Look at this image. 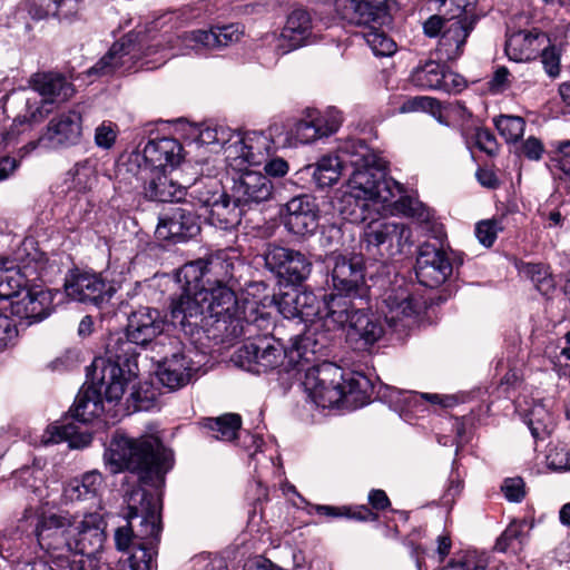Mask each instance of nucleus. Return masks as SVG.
Masks as SVG:
<instances>
[{
  "mask_svg": "<svg viewBox=\"0 0 570 570\" xmlns=\"http://www.w3.org/2000/svg\"><path fill=\"white\" fill-rule=\"evenodd\" d=\"M181 294L170 304V323L190 338L232 343L243 338L235 362L249 372L276 366L284 356L281 344L266 334L259 335L269 320L240 317L234 286L235 262L225 252L185 264L177 274Z\"/></svg>",
  "mask_w": 570,
  "mask_h": 570,
  "instance_id": "1",
  "label": "nucleus"
},
{
  "mask_svg": "<svg viewBox=\"0 0 570 570\" xmlns=\"http://www.w3.org/2000/svg\"><path fill=\"white\" fill-rule=\"evenodd\" d=\"M166 315L150 306H139L130 312L124 335L108 338L105 356L96 357L91 364V385L79 392L70 409L72 422L52 426L55 442L70 441L79 433L78 423H89L104 412L102 401L117 402L126 386L137 376L138 348H146L165 330Z\"/></svg>",
  "mask_w": 570,
  "mask_h": 570,
  "instance_id": "2",
  "label": "nucleus"
},
{
  "mask_svg": "<svg viewBox=\"0 0 570 570\" xmlns=\"http://www.w3.org/2000/svg\"><path fill=\"white\" fill-rule=\"evenodd\" d=\"M128 525L115 531L118 550L128 551L130 570H154L161 533V503L159 498L141 487L127 495Z\"/></svg>",
  "mask_w": 570,
  "mask_h": 570,
  "instance_id": "3",
  "label": "nucleus"
},
{
  "mask_svg": "<svg viewBox=\"0 0 570 570\" xmlns=\"http://www.w3.org/2000/svg\"><path fill=\"white\" fill-rule=\"evenodd\" d=\"M170 453L159 438H131L116 432L106 448L104 461L111 474L129 472L140 484L158 487L170 470Z\"/></svg>",
  "mask_w": 570,
  "mask_h": 570,
  "instance_id": "4",
  "label": "nucleus"
},
{
  "mask_svg": "<svg viewBox=\"0 0 570 570\" xmlns=\"http://www.w3.org/2000/svg\"><path fill=\"white\" fill-rule=\"evenodd\" d=\"M350 191L340 199L338 212L342 218L352 224H361L367 219L370 202L391 203L395 191H401L396 180L385 174L356 171L350 174Z\"/></svg>",
  "mask_w": 570,
  "mask_h": 570,
  "instance_id": "5",
  "label": "nucleus"
},
{
  "mask_svg": "<svg viewBox=\"0 0 570 570\" xmlns=\"http://www.w3.org/2000/svg\"><path fill=\"white\" fill-rule=\"evenodd\" d=\"M365 376L358 373H344L336 364L323 361L305 370L302 382L305 392L323 407L333 406L346 394L362 391Z\"/></svg>",
  "mask_w": 570,
  "mask_h": 570,
  "instance_id": "6",
  "label": "nucleus"
},
{
  "mask_svg": "<svg viewBox=\"0 0 570 570\" xmlns=\"http://www.w3.org/2000/svg\"><path fill=\"white\" fill-rule=\"evenodd\" d=\"M333 330H341L348 325L347 342L357 351H367L384 335V325L381 318L370 312V303H351L344 297L331 301L328 312Z\"/></svg>",
  "mask_w": 570,
  "mask_h": 570,
  "instance_id": "7",
  "label": "nucleus"
},
{
  "mask_svg": "<svg viewBox=\"0 0 570 570\" xmlns=\"http://www.w3.org/2000/svg\"><path fill=\"white\" fill-rule=\"evenodd\" d=\"M379 298L386 324L396 333H404L414 325L426 308L425 301L414 292V285L403 277L391 282Z\"/></svg>",
  "mask_w": 570,
  "mask_h": 570,
  "instance_id": "8",
  "label": "nucleus"
},
{
  "mask_svg": "<svg viewBox=\"0 0 570 570\" xmlns=\"http://www.w3.org/2000/svg\"><path fill=\"white\" fill-rule=\"evenodd\" d=\"M412 230L404 223L373 219L363 229L361 246L374 261L386 262L411 244Z\"/></svg>",
  "mask_w": 570,
  "mask_h": 570,
  "instance_id": "9",
  "label": "nucleus"
},
{
  "mask_svg": "<svg viewBox=\"0 0 570 570\" xmlns=\"http://www.w3.org/2000/svg\"><path fill=\"white\" fill-rule=\"evenodd\" d=\"M332 283L336 293L328 295L326 307L330 311L331 301L344 297L353 303L367 305L371 299L370 287L365 282L364 263L361 256L332 255Z\"/></svg>",
  "mask_w": 570,
  "mask_h": 570,
  "instance_id": "10",
  "label": "nucleus"
},
{
  "mask_svg": "<svg viewBox=\"0 0 570 570\" xmlns=\"http://www.w3.org/2000/svg\"><path fill=\"white\" fill-rule=\"evenodd\" d=\"M72 515L42 513L37 521L35 534L40 549L53 561L65 562L72 554Z\"/></svg>",
  "mask_w": 570,
  "mask_h": 570,
  "instance_id": "11",
  "label": "nucleus"
},
{
  "mask_svg": "<svg viewBox=\"0 0 570 570\" xmlns=\"http://www.w3.org/2000/svg\"><path fill=\"white\" fill-rule=\"evenodd\" d=\"M265 267L279 282L288 285H301L312 272V262L299 250L276 244H267L263 253Z\"/></svg>",
  "mask_w": 570,
  "mask_h": 570,
  "instance_id": "12",
  "label": "nucleus"
},
{
  "mask_svg": "<svg viewBox=\"0 0 570 570\" xmlns=\"http://www.w3.org/2000/svg\"><path fill=\"white\" fill-rule=\"evenodd\" d=\"M277 129L274 125L268 128V134L263 131L234 134V141L226 147V158L233 161L232 166H261L272 154L274 147L272 137Z\"/></svg>",
  "mask_w": 570,
  "mask_h": 570,
  "instance_id": "13",
  "label": "nucleus"
},
{
  "mask_svg": "<svg viewBox=\"0 0 570 570\" xmlns=\"http://www.w3.org/2000/svg\"><path fill=\"white\" fill-rule=\"evenodd\" d=\"M327 325L328 327H332V324H324V322L309 324L306 328V331L301 334L293 337L291 347L288 351L283 346V344L277 340V342L281 344L282 348L284 350V356L282 357V361L276 366H273L268 370H273L278 367L285 356L289 355L292 360H296V362H304L306 364H317L316 362L320 361L321 357L327 356L328 348H330V342L331 337L327 332H320V328ZM268 325L264 324L263 328L259 331V335H264L263 331L267 330ZM265 334L271 337L268 331L265 332ZM273 338V336H272ZM276 341V338L274 337ZM263 371H261L262 373ZM259 374V372H257Z\"/></svg>",
  "mask_w": 570,
  "mask_h": 570,
  "instance_id": "14",
  "label": "nucleus"
},
{
  "mask_svg": "<svg viewBox=\"0 0 570 570\" xmlns=\"http://www.w3.org/2000/svg\"><path fill=\"white\" fill-rule=\"evenodd\" d=\"M30 87L43 97L40 106L35 109L28 104L29 121L42 120L49 112L48 105L62 102L70 99L75 94V87L66 76L57 71H38L30 77Z\"/></svg>",
  "mask_w": 570,
  "mask_h": 570,
  "instance_id": "15",
  "label": "nucleus"
},
{
  "mask_svg": "<svg viewBox=\"0 0 570 570\" xmlns=\"http://www.w3.org/2000/svg\"><path fill=\"white\" fill-rule=\"evenodd\" d=\"M65 292L73 301L101 307L115 294V287L107 283L100 274L83 272L78 268L68 273L65 279Z\"/></svg>",
  "mask_w": 570,
  "mask_h": 570,
  "instance_id": "16",
  "label": "nucleus"
},
{
  "mask_svg": "<svg viewBox=\"0 0 570 570\" xmlns=\"http://www.w3.org/2000/svg\"><path fill=\"white\" fill-rule=\"evenodd\" d=\"M452 269V263L441 247L431 243L420 246L415 263L420 284L430 288L439 287L451 276Z\"/></svg>",
  "mask_w": 570,
  "mask_h": 570,
  "instance_id": "17",
  "label": "nucleus"
},
{
  "mask_svg": "<svg viewBox=\"0 0 570 570\" xmlns=\"http://www.w3.org/2000/svg\"><path fill=\"white\" fill-rule=\"evenodd\" d=\"M82 116L78 110L58 114L48 122L39 142L50 148L76 146L82 137Z\"/></svg>",
  "mask_w": 570,
  "mask_h": 570,
  "instance_id": "18",
  "label": "nucleus"
},
{
  "mask_svg": "<svg viewBox=\"0 0 570 570\" xmlns=\"http://www.w3.org/2000/svg\"><path fill=\"white\" fill-rule=\"evenodd\" d=\"M200 232L199 218L184 207L168 208L158 220L156 236L158 239L173 243L186 242Z\"/></svg>",
  "mask_w": 570,
  "mask_h": 570,
  "instance_id": "19",
  "label": "nucleus"
},
{
  "mask_svg": "<svg viewBox=\"0 0 570 570\" xmlns=\"http://www.w3.org/2000/svg\"><path fill=\"white\" fill-rule=\"evenodd\" d=\"M318 220L320 209L314 197L299 195L286 203L283 224L291 234L302 237L313 235Z\"/></svg>",
  "mask_w": 570,
  "mask_h": 570,
  "instance_id": "20",
  "label": "nucleus"
},
{
  "mask_svg": "<svg viewBox=\"0 0 570 570\" xmlns=\"http://www.w3.org/2000/svg\"><path fill=\"white\" fill-rule=\"evenodd\" d=\"M137 179L142 181L144 197L150 202L173 203L185 200V187L167 174V169H137Z\"/></svg>",
  "mask_w": 570,
  "mask_h": 570,
  "instance_id": "21",
  "label": "nucleus"
},
{
  "mask_svg": "<svg viewBox=\"0 0 570 570\" xmlns=\"http://www.w3.org/2000/svg\"><path fill=\"white\" fill-rule=\"evenodd\" d=\"M183 146L175 138L150 139L144 147L141 155L135 156L137 169L147 170L167 169L179 165L183 155Z\"/></svg>",
  "mask_w": 570,
  "mask_h": 570,
  "instance_id": "22",
  "label": "nucleus"
},
{
  "mask_svg": "<svg viewBox=\"0 0 570 570\" xmlns=\"http://www.w3.org/2000/svg\"><path fill=\"white\" fill-rule=\"evenodd\" d=\"M106 522L97 512L87 513L77 521L72 515V553L97 554L106 540Z\"/></svg>",
  "mask_w": 570,
  "mask_h": 570,
  "instance_id": "23",
  "label": "nucleus"
},
{
  "mask_svg": "<svg viewBox=\"0 0 570 570\" xmlns=\"http://www.w3.org/2000/svg\"><path fill=\"white\" fill-rule=\"evenodd\" d=\"M274 194V185L264 174L255 170L242 171L236 178L232 187V197L236 204L250 206L261 204L272 198Z\"/></svg>",
  "mask_w": 570,
  "mask_h": 570,
  "instance_id": "24",
  "label": "nucleus"
},
{
  "mask_svg": "<svg viewBox=\"0 0 570 570\" xmlns=\"http://www.w3.org/2000/svg\"><path fill=\"white\" fill-rule=\"evenodd\" d=\"M479 0H436L439 14L429 17L423 23V32L429 38L439 37L444 20H463L476 22L481 14L478 12Z\"/></svg>",
  "mask_w": 570,
  "mask_h": 570,
  "instance_id": "25",
  "label": "nucleus"
},
{
  "mask_svg": "<svg viewBox=\"0 0 570 570\" xmlns=\"http://www.w3.org/2000/svg\"><path fill=\"white\" fill-rule=\"evenodd\" d=\"M52 299L50 291L29 286L20 297L11 302V313L21 320H28L29 324L40 322L52 313Z\"/></svg>",
  "mask_w": 570,
  "mask_h": 570,
  "instance_id": "26",
  "label": "nucleus"
},
{
  "mask_svg": "<svg viewBox=\"0 0 570 570\" xmlns=\"http://www.w3.org/2000/svg\"><path fill=\"white\" fill-rule=\"evenodd\" d=\"M342 124L340 112L330 119L320 115L317 110H308L306 117L294 124L289 131V138L294 144H311L316 139L334 134Z\"/></svg>",
  "mask_w": 570,
  "mask_h": 570,
  "instance_id": "27",
  "label": "nucleus"
},
{
  "mask_svg": "<svg viewBox=\"0 0 570 570\" xmlns=\"http://www.w3.org/2000/svg\"><path fill=\"white\" fill-rule=\"evenodd\" d=\"M475 26L476 22L458 19L444 20L436 48L439 58L445 61L459 59L463 55L466 40Z\"/></svg>",
  "mask_w": 570,
  "mask_h": 570,
  "instance_id": "28",
  "label": "nucleus"
},
{
  "mask_svg": "<svg viewBox=\"0 0 570 570\" xmlns=\"http://www.w3.org/2000/svg\"><path fill=\"white\" fill-rule=\"evenodd\" d=\"M335 9L347 23L365 28L381 24L386 17V8L380 0H336Z\"/></svg>",
  "mask_w": 570,
  "mask_h": 570,
  "instance_id": "29",
  "label": "nucleus"
},
{
  "mask_svg": "<svg viewBox=\"0 0 570 570\" xmlns=\"http://www.w3.org/2000/svg\"><path fill=\"white\" fill-rule=\"evenodd\" d=\"M313 35V20L303 7L294 8L287 16L281 31L279 48L284 53L306 46Z\"/></svg>",
  "mask_w": 570,
  "mask_h": 570,
  "instance_id": "30",
  "label": "nucleus"
},
{
  "mask_svg": "<svg viewBox=\"0 0 570 570\" xmlns=\"http://www.w3.org/2000/svg\"><path fill=\"white\" fill-rule=\"evenodd\" d=\"M336 155L346 170L352 169L351 174L356 171H368L385 174L380 165L379 156L363 141L358 139H350L344 141L337 148Z\"/></svg>",
  "mask_w": 570,
  "mask_h": 570,
  "instance_id": "31",
  "label": "nucleus"
},
{
  "mask_svg": "<svg viewBox=\"0 0 570 570\" xmlns=\"http://www.w3.org/2000/svg\"><path fill=\"white\" fill-rule=\"evenodd\" d=\"M548 42L549 36L537 28L519 30L508 37L504 50L510 60L515 62L530 61L539 56L543 46Z\"/></svg>",
  "mask_w": 570,
  "mask_h": 570,
  "instance_id": "32",
  "label": "nucleus"
},
{
  "mask_svg": "<svg viewBox=\"0 0 570 570\" xmlns=\"http://www.w3.org/2000/svg\"><path fill=\"white\" fill-rule=\"evenodd\" d=\"M191 374V361L183 351H176L158 363V379L170 391H176L188 384Z\"/></svg>",
  "mask_w": 570,
  "mask_h": 570,
  "instance_id": "33",
  "label": "nucleus"
},
{
  "mask_svg": "<svg viewBox=\"0 0 570 570\" xmlns=\"http://www.w3.org/2000/svg\"><path fill=\"white\" fill-rule=\"evenodd\" d=\"M138 49L131 35L122 37L115 42L108 52L87 70L88 76H107L137 57Z\"/></svg>",
  "mask_w": 570,
  "mask_h": 570,
  "instance_id": "34",
  "label": "nucleus"
},
{
  "mask_svg": "<svg viewBox=\"0 0 570 570\" xmlns=\"http://www.w3.org/2000/svg\"><path fill=\"white\" fill-rule=\"evenodd\" d=\"M104 478L97 470L88 471L65 484L62 497L66 502L95 501L102 485Z\"/></svg>",
  "mask_w": 570,
  "mask_h": 570,
  "instance_id": "35",
  "label": "nucleus"
},
{
  "mask_svg": "<svg viewBox=\"0 0 570 570\" xmlns=\"http://www.w3.org/2000/svg\"><path fill=\"white\" fill-rule=\"evenodd\" d=\"M296 298V309L299 321L307 324L324 322L331 324L328 318V309L326 307L328 295H324L320 299L313 292L298 291Z\"/></svg>",
  "mask_w": 570,
  "mask_h": 570,
  "instance_id": "36",
  "label": "nucleus"
},
{
  "mask_svg": "<svg viewBox=\"0 0 570 570\" xmlns=\"http://www.w3.org/2000/svg\"><path fill=\"white\" fill-rule=\"evenodd\" d=\"M240 32L237 27L224 26L210 30H193L186 33L185 39L195 47L216 49L226 47L239 39Z\"/></svg>",
  "mask_w": 570,
  "mask_h": 570,
  "instance_id": "37",
  "label": "nucleus"
},
{
  "mask_svg": "<svg viewBox=\"0 0 570 570\" xmlns=\"http://www.w3.org/2000/svg\"><path fill=\"white\" fill-rule=\"evenodd\" d=\"M242 207L244 206L236 204L235 199L225 191V197L217 199L208 209V220L215 227L230 229L240 224Z\"/></svg>",
  "mask_w": 570,
  "mask_h": 570,
  "instance_id": "38",
  "label": "nucleus"
},
{
  "mask_svg": "<svg viewBox=\"0 0 570 570\" xmlns=\"http://www.w3.org/2000/svg\"><path fill=\"white\" fill-rule=\"evenodd\" d=\"M187 200L195 207L210 208L217 199L225 197V190L219 181L213 178H200L185 187Z\"/></svg>",
  "mask_w": 570,
  "mask_h": 570,
  "instance_id": "39",
  "label": "nucleus"
},
{
  "mask_svg": "<svg viewBox=\"0 0 570 570\" xmlns=\"http://www.w3.org/2000/svg\"><path fill=\"white\" fill-rule=\"evenodd\" d=\"M202 425L210 432L214 439L233 441L242 428V417L237 413H225L217 417L203 419Z\"/></svg>",
  "mask_w": 570,
  "mask_h": 570,
  "instance_id": "40",
  "label": "nucleus"
},
{
  "mask_svg": "<svg viewBox=\"0 0 570 570\" xmlns=\"http://www.w3.org/2000/svg\"><path fill=\"white\" fill-rule=\"evenodd\" d=\"M307 169L312 170L314 183L322 189L334 185L342 171L345 170L336 154L321 157L316 164L309 165Z\"/></svg>",
  "mask_w": 570,
  "mask_h": 570,
  "instance_id": "41",
  "label": "nucleus"
},
{
  "mask_svg": "<svg viewBox=\"0 0 570 570\" xmlns=\"http://www.w3.org/2000/svg\"><path fill=\"white\" fill-rule=\"evenodd\" d=\"M29 287L28 279L20 269L0 262V299L16 301Z\"/></svg>",
  "mask_w": 570,
  "mask_h": 570,
  "instance_id": "42",
  "label": "nucleus"
},
{
  "mask_svg": "<svg viewBox=\"0 0 570 570\" xmlns=\"http://www.w3.org/2000/svg\"><path fill=\"white\" fill-rule=\"evenodd\" d=\"M444 77V66L434 60H428L417 66L412 75V82L424 90H440Z\"/></svg>",
  "mask_w": 570,
  "mask_h": 570,
  "instance_id": "43",
  "label": "nucleus"
},
{
  "mask_svg": "<svg viewBox=\"0 0 570 570\" xmlns=\"http://www.w3.org/2000/svg\"><path fill=\"white\" fill-rule=\"evenodd\" d=\"M527 525L525 520L512 521L497 539L494 549L499 552L521 551L528 541V533L524 531Z\"/></svg>",
  "mask_w": 570,
  "mask_h": 570,
  "instance_id": "44",
  "label": "nucleus"
},
{
  "mask_svg": "<svg viewBox=\"0 0 570 570\" xmlns=\"http://www.w3.org/2000/svg\"><path fill=\"white\" fill-rule=\"evenodd\" d=\"M401 186V191H395V196L392 199L391 203H383L384 205H393L394 209L407 217L415 218L420 222H429L431 218V212L430 209L419 199L413 198L407 195H402L404 189L403 186L399 183Z\"/></svg>",
  "mask_w": 570,
  "mask_h": 570,
  "instance_id": "45",
  "label": "nucleus"
},
{
  "mask_svg": "<svg viewBox=\"0 0 570 570\" xmlns=\"http://www.w3.org/2000/svg\"><path fill=\"white\" fill-rule=\"evenodd\" d=\"M521 272L531 279L535 288L543 295L550 294L556 287L549 266L542 263H524L521 266Z\"/></svg>",
  "mask_w": 570,
  "mask_h": 570,
  "instance_id": "46",
  "label": "nucleus"
},
{
  "mask_svg": "<svg viewBox=\"0 0 570 570\" xmlns=\"http://www.w3.org/2000/svg\"><path fill=\"white\" fill-rule=\"evenodd\" d=\"M564 45L563 41H557V39L552 40L549 37L548 45L543 46L539 53L543 69L550 78L554 79L560 76L561 57L564 51Z\"/></svg>",
  "mask_w": 570,
  "mask_h": 570,
  "instance_id": "47",
  "label": "nucleus"
},
{
  "mask_svg": "<svg viewBox=\"0 0 570 570\" xmlns=\"http://www.w3.org/2000/svg\"><path fill=\"white\" fill-rule=\"evenodd\" d=\"M127 402L128 407H132L134 411H149L157 403L156 389L149 382L134 385Z\"/></svg>",
  "mask_w": 570,
  "mask_h": 570,
  "instance_id": "48",
  "label": "nucleus"
},
{
  "mask_svg": "<svg viewBox=\"0 0 570 570\" xmlns=\"http://www.w3.org/2000/svg\"><path fill=\"white\" fill-rule=\"evenodd\" d=\"M494 126L507 142H517L524 134L525 121L519 116L500 115Z\"/></svg>",
  "mask_w": 570,
  "mask_h": 570,
  "instance_id": "49",
  "label": "nucleus"
},
{
  "mask_svg": "<svg viewBox=\"0 0 570 570\" xmlns=\"http://www.w3.org/2000/svg\"><path fill=\"white\" fill-rule=\"evenodd\" d=\"M376 23L370 26L364 33V39L375 56H390L396 49L395 42L382 30L376 28Z\"/></svg>",
  "mask_w": 570,
  "mask_h": 570,
  "instance_id": "50",
  "label": "nucleus"
},
{
  "mask_svg": "<svg viewBox=\"0 0 570 570\" xmlns=\"http://www.w3.org/2000/svg\"><path fill=\"white\" fill-rule=\"evenodd\" d=\"M466 144H472L480 151L489 156H495L499 151V145L495 136L487 128L476 127L465 135Z\"/></svg>",
  "mask_w": 570,
  "mask_h": 570,
  "instance_id": "51",
  "label": "nucleus"
},
{
  "mask_svg": "<svg viewBox=\"0 0 570 570\" xmlns=\"http://www.w3.org/2000/svg\"><path fill=\"white\" fill-rule=\"evenodd\" d=\"M500 230H502L500 220H481L475 226V236L484 247L489 248L494 244Z\"/></svg>",
  "mask_w": 570,
  "mask_h": 570,
  "instance_id": "52",
  "label": "nucleus"
},
{
  "mask_svg": "<svg viewBox=\"0 0 570 570\" xmlns=\"http://www.w3.org/2000/svg\"><path fill=\"white\" fill-rule=\"evenodd\" d=\"M297 288H289L288 291L281 292L273 296V301L278 308V312L288 320L296 318V298Z\"/></svg>",
  "mask_w": 570,
  "mask_h": 570,
  "instance_id": "53",
  "label": "nucleus"
},
{
  "mask_svg": "<svg viewBox=\"0 0 570 570\" xmlns=\"http://www.w3.org/2000/svg\"><path fill=\"white\" fill-rule=\"evenodd\" d=\"M235 131H230L224 127H207L199 134V140L203 144H217L220 145L225 150L226 147L234 141L233 135Z\"/></svg>",
  "mask_w": 570,
  "mask_h": 570,
  "instance_id": "54",
  "label": "nucleus"
},
{
  "mask_svg": "<svg viewBox=\"0 0 570 570\" xmlns=\"http://www.w3.org/2000/svg\"><path fill=\"white\" fill-rule=\"evenodd\" d=\"M58 0H29L28 13L33 20H42L55 17Z\"/></svg>",
  "mask_w": 570,
  "mask_h": 570,
  "instance_id": "55",
  "label": "nucleus"
},
{
  "mask_svg": "<svg viewBox=\"0 0 570 570\" xmlns=\"http://www.w3.org/2000/svg\"><path fill=\"white\" fill-rule=\"evenodd\" d=\"M117 139V126L112 122H102L96 128L95 144L102 149H110Z\"/></svg>",
  "mask_w": 570,
  "mask_h": 570,
  "instance_id": "56",
  "label": "nucleus"
},
{
  "mask_svg": "<svg viewBox=\"0 0 570 570\" xmlns=\"http://www.w3.org/2000/svg\"><path fill=\"white\" fill-rule=\"evenodd\" d=\"M547 464L553 471H570V450L563 446L550 450Z\"/></svg>",
  "mask_w": 570,
  "mask_h": 570,
  "instance_id": "57",
  "label": "nucleus"
},
{
  "mask_svg": "<svg viewBox=\"0 0 570 570\" xmlns=\"http://www.w3.org/2000/svg\"><path fill=\"white\" fill-rule=\"evenodd\" d=\"M17 337L18 330L14 321L0 312V351L13 344Z\"/></svg>",
  "mask_w": 570,
  "mask_h": 570,
  "instance_id": "58",
  "label": "nucleus"
},
{
  "mask_svg": "<svg viewBox=\"0 0 570 570\" xmlns=\"http://www.w3.org/2000/svg\"><path fill=\"white\" fill-rule=\"evenodd\" d=\"M501 490L504 497L511 502H520L525 495L524 482L519 476L505 479Z\"/></svg>",
  "mask_w": 570,
  "mask_h": 570,
  "instance_id": "59",
  "label": "nucleus"
},
{
  "mask_svg": "<svg viewBox=\"0 0 570 570\" xmlns=\"http://www.w3.org/2000/svg\"><path fill=\"white\" fill-rule=\"evenodd\" d=\"M264 165L265 176L281 178L284 177L289 170V164L282 157L272 156V154L262 164Z\"/></svg>",
  "mask_w": 570,
  "mask_h": 570,
  "instance_id": "60",
  "label": "nucleus"
},
{
  "mask_svg": "<svg viewBox=\"0 0 570 570\" xmlns=\"http://www.w3.org/2000/svg\"><path fill=\"white\" fill-rule=\"evenodd\" d=\"M73 558L65 560L69 570H98V559L96 554L72 553Z\"/></svg>",
  "mask_w": 570,
  "mask_h": 570,
  "instance_id": "61",
  "label": "nucleus"
},
{
  "mask_svg": "<svg viewBox=\"0 0 570 570\" xmlns=\"http://www.w3.org/2000/svg\"><path fill=\"white\" fill-rule=\"evenodd\" d=\"M544 413L543 409H533L531 410L527 424L531 431V434L534 439H542L544 434H547V425L543 422L541 414Z\"/></svg>",
  "mask_w": 570,
  "mask_h": 570,
  "instance_id": "62",
  "label": "nucleus"
},
{
  "mask_svg": "<svg viewBox=\"0 0 570 570\" xmlns=\"http://www.w3.org/2000/svg\"><path fill=\"white\" fill-rule=\"evenodd\" d=\"M80 4L81 0H58L55 17L59 20L73 19L80 10Z\"/></svg>",
  "mask_w": 570,
  "mask_h": 570,
  "instance_id": "63",
  "label": "nucleus"
},
{
  "mask_svg": "<svg viewBox=\"0 0 570 570\" xmlns=\"http://www.w3.org/2000/svg\"><path fill=\"white\" fill-rule=\"evenodd\" d=\"M544 153L543 144L540 139L531 136L524 140L521 145V154L529 160L541 159Z\"/></svg>",
  "mask_w": 570,
  "mask_h": 570,
  "instance_id": "64",
  "label": "nucleus"
}]
</instances>
